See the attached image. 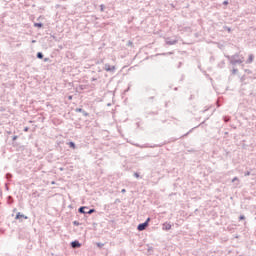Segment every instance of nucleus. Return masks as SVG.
Returning <instances> with one entry per match:
<instances>
[{
  "label": "nucleus",
  "instance_id": "nucleus-7",
  "mask_svg": "<svg viewBox=\"0 0 256 256\" xmlns=\"http://www.w3.org/2000/svg\"><path fill=\"white\" fill-rule=\"evenodd\" d=\"M29 219L27 216L21 214V212H18L15 219Z\"/></svg>",
  "mask_w": 256,
  "mask_h": 256
},
{
  "label": "nucleus",
  "instance_id": "nucleus-4",
  "mask_svg": "<svg viewBox=\"0 0 256 256\" xmlns=\"http://www.w3.org/2000/svg\"><path fill=\"white\" fill-rule=\"evenodd\" d=\"M81 247V244L79 243V240H75L71 242V248L72 249H79Z\"/></svg>",
  "mask_w": 256,
  "mask_h": 256
},
{
  "label": "nucleus",
  "instance_id": "nucleus-14",
  "mask_svg": "<svg viewBox=\"0 0 256 256\" xmlns=\"http://www.w3.org/2000/svg\"><path fill=\"white\" fill-rule=\"evenodd\" d=\"M76 113H83V109H81V108H76Z\"/></svg>",
  "mask_w": 256,
  "mask_h": 256
},
{
  "label": "nucleus",
  "instance_id": "nucleus-30",
  "mask_svg": "<svg viewBox=\"0 0 256 256\" xmlns=\"http://www.w3.org/2000/svg\"><path fill=\"white\" fill-rule=\"evenodd\" d=\"M92 81H97V79H95V78H92Z\"/></svg>",
  "mask_w": 256,
  "mask_h": 256
},
{
  "label": "nucleus",
  "instance_id": "nucleus-32",
  "mask_svg": "<svg viewBox=\"0 0 256 256\" xmlns=\"http://www.w3.org/2000/svg\"><path fill=\"white\" fill-rule=\"evenodd\" d=\"M188 133H189V132H186L185 136H187Z\"/></svg>",
  "mask_w": 256,
  "mask_h": 256
},
{
  "label": "nucleus",
  "instance_id": "nucleus-33",
  "mask_svg": "<svg viewBox=\"0 0 256 256\" xmlns=\"http://www.w3.org/2000/svg\"><path fill=\"white\" fill-rule=\"evenodd\" d=\"M32 43H35V40H33Z\"/></svg>",
  "mask_w": 256,
  "mask_h": 256
},
{
  "label": "nucleus",
  "instance_id": "nucleus-21",
  "mask_svg": "<svg viewBox=\"0 0 256 256\" xmlns=\"http://www.w3.org/2000/svg\"><path fill=\"white\" fill-rule=\"evenodd\" d=\"M128 45H129L130 47H133V42H132V41H128Z\"/></svg>",
  "mask_w": 256,
  "mask_h": 256
},
{
  "label": "nucleus",
  "instance_id": "nucleus-26",
  "mask_svg": "<svg viewBox=\"0 0 256 256\" xmlns=\"http://www.w3.org/2000/svg\"><path fill=\"white\" fill-rule=\"evenodd\" d=\"M126 191H127V190H125V189H122V190H121V193H126Z\"/></svg>",
  "mask_w": 256,
  "mask_h": 256
},
{
  "label": "nucleus",
  "instance_id": "nucleus-9",
  "mask_svg": "<svg viewBox=\"0 0 256 256\" xmlns=\"http://www.w3.org/2000/svg\"><path fill=\"white\" fill-rule=\"evenodd\" d=\"M253 59H254L253 54H250L248 60L246 61V63H253Z\"/></svg>",
  "mask_w": 256,
  "mask_h": 256
},
{
  "label": "nucleus",
  "instance_id": "nucleus-13",
  "mask_svg": "<svg viewBox=\"0 0 256 256\" xmlns=\"http://www.w3.org/2000/svg\"><path fill=\"white\" fill-rule=\"evenodd\" d=\"M91 213H95V209H90L89 211L86 212L87 215H91Z\"/></svg>",
  "mask_w": 256,
  "mask_h": 256
},
{
  "label": "nucleus",
  "instance_id": "nucleus-18",
  "mask_svg": "<svg viewBox=\"0 0 256 256\" xmlns=\"http://www.w3.org/2000/svg\"><path fill=\"white\" fill-rule=\"evenodd\" d=\"M237 73V68H234L233 70H232V75H235Z\"/></svg>",
  "mask_w": 256,
  "mask_h": 256
},
{
  "label": "nucleus",
  "instance_id": "nucleus-1",
  "mask_svg": "<svg viewBox=\"0 0 256 256\" xmlns=\"http://www.w3.org/2000/svg\"><path fill=\"white\" fill-rule=\"evenodd\" d=\"M237 57H239V54H235L231 57V61H230L231 65H237V64L243 63V60L237 59Z\"/></svg>",
  "mask_w": 256,
  "mask_h": 256
},
{
  "label": "nucleus",
  "instance_id": "nucleus-20",
  "mask_svg": "<svg viewBox=\"0 0 256 256\" xmlns=\"http://www.w3.org/2000/svg\"><path fill=\"white\" fill-rule=\"evenodd\" d=\"M243 219H245V216H244V215H241V216L239 217V220H240V221H243Z\"/></svg>",
  "mask_w": 256,
  "mask_h": 256
},
{
  "label": "nucleus",
  "instance_id": "nucleus-29",
  "mask_svg": "<svg viewBox=\"0 0 256 256\" xmlns=\"http://www.w3.org/2000/svg\"><path fill=\"white\" fill-rule=\"evenodd\" d=\"M8 135H11V131H7Z\"/></svg>",
  "mask_w": 256,
  "mask_h": 256
},
{
  "label": "nucleus",
  "instance_id": "nucleus-22",
  "mask_svg": "<svg viewBox=\"0 0 256 256\" xmlns=\"http://www.w3.org/2000/svg\"><path fill=\"white\" fill-rule=\"evenodd\" d=\"M223 5H229V1L225 0V1L223 2Z\"/></svg>",
  "mask_w": 256,
  "mask_h": 256
},
{
  "label": "nucleus",
  "instance_id": "nucleus-2",
  "mask_svg": "<svg viewBox=\"0 0 256 256\" xmlns=\"http://www.w3.org/2000/svg\"><path fill=\"white\" fill-rule=\"evenodd\" d=\"M149 221H151V218H147L144 223L139 224L137 227L138 231H145V229H147V225H149Z\"/></svg>",
  "mask_w": 256,
  "mask_h": 256
},
{
  "label": "nucleus",
  "instance_id": "nucleus-23",
  "mask_svg": "<svg viewBox=\"0 0 256 256\" xmlns=\"http://www.w3.org/2000/svg\"><path fill=\"white\" fill-rule=\"evenodd\" d=\"M18 136H13L12 141H16Z\"/></svg>",
  "mask_w": 256,
  "mask_h": 256
},
{
  "label": "nucleus",
  "instance_id": "nucleus-16",
  "mask_svg": "<svg viewBox=\"0 0 256 256\" xmlns=\"http://www.w3.org/2000/svg\"><path fill=\"white\" fill-rule=\"evenodd\" d=\"M235 181H238V183H239V178H238V177H234V178L232 179V183H235Z\"/></svg>",
  "mask_w": 256,
  "mask_h": 256
},
{
  "label": "nucleus",
  "instance_id": "nucleus-25",
  "mask_svg": "<svg viewBox=\"0 0 256 256\" xmlns=\"http://www.w3.org/2000/svg\"><path fill=\"white\" fill-rule=\"evenodd\" d=\"M24 131L25 132L29 131V128L28 127L24 128Z\"/></svg>",
  "mask_w": 256,
  "mask_h": 256
},
{
  "label": "nucleus",
  "instance_id": "nucleus-31",
  "mask_svg": "<svg viewBox=\"0 0 256 256\" xmlns=\"http://www.w3.org/2000/svg\"><path fill=\"white\" fill-rule=\"evenodd\" d=\"M228 31H231V28H228Z\"/></svg>",
  "mask_w": 256,
  "mask_h": 256
},
{
  "label": "nucleus",
  "instance_id": "nucleus-10",
  "mask_svg": "<svg viewBox=\"0 0 256 256\" xmlns=\"http://www.w3.org/2000/svg\"><path fill=\"white\" fill-rule=\"evenodd\" d=\"M37 58H38V59H43V53L38 52V53H37Z\"/></svg>",
  "mask_w": 256,
  "mask_h": 256
},
{
  "label": "nucleus",
  "instance_id": "nucleus-27",
  "mask_svg": "<svg viewBox=\"0 0 256 256\" xmlns=\"http://www.w3.org/2000/svg\"><path fill=\"white\" fill-rule=\"evenodd\" d=\"M73 223H74V225H79V222H77V221H74Z\"/></svg>",
  "mask_w": 256,
  "mask_h": 256
},
{
  "label": "nucleus",
  "instance_id": "nucleus-17",
  "mask_svg": "<svg viewBox=\"0 0 256 256\" xmlns=\"http://www.w3.org/2000/svg\"><path fill=\"white\" fill-rule=\"evenodd\" d=\"M84 117H89V113L85 112L84 110L82 111Z\"/></svg>",
  "mask_w": 256,
  "mask_h": 256
},
{
  "label": "nucleus",
  "instance_id": "nucleus-19",
  "mask_svg": "<svg viewBox=\"0 0 256 256\" xmlns=\"http://www.w3.org/2000/svg\"><path fill=\"white\" fill-rule=\"evenodd\" d=\"M134 177H136V179H139V173L135 172Z\"/></svg>",
  "mask_w": 256,
  "mask_h": 256
},
{
  "label": "nucleus",
  "instance_id": "nucleus-24",
  "mask_svg": "<svg viewBox=\"0 0 256 256\" xmlns=\"http://www.w3.org/2000/svg\"><path fill=\"white\" fill-rule=\"evenodd\" d=\"M69 101L73 99V96H68Z\"/></svg>",
  "mask_w": 256,
  "mask_h": 256
},
{
  "label": "nucleus",
  "instance_id": "nucleus-12",
  "mask_svg": "<svg viewBox=\"0 0 256 256\" xmlns=\"http://www.w3.org/2000/svg\"><path fill=\"white\" fill-rule=\"evenodd\" d=\"M34 27H43V23L39 22V23H35Z\"/></svg>",
  "mask_w": 256,
  "mask_h": 256
},
{
  "label": "nucleus",
  "instance_id": "nucleus-15",
  "mask_svg": "<svg viewBox=\"0 0 256 256\" xmlns=\"http://www.w3.org/2000/svg\"><path fill=\"white\" fill-rule=\"evenodd\" d=\"M244 175H245V177H249V175H251V172H250V171H246V172L244 173Z\"/></svg>",
  "mask_w": 256,
  "mask_h": 256
},
{
  "label": "nucleus",
  "instance_id": "nucleus-3",
  "mask_svg": "<svg viewBox=\"0 0 256 256\" xmlns=\"http://www.w3.org/2000/svg\"><path fill=\"white\" fill-rule=\"evenodd\" d=\"M165 43L166 45H177L178 40L177 39L171 40V38H165Z\"/></svg>",
  "mask_w": 256,
  "mask_h": 256
},
{
  "label": "nucleus",
  "instance_id": "nucleus-11",
  "mask_svg": "<svg viewBox=\"0 0 256 256\" xmlns=\"http://www.w3.org/2000/svg\"><path fill=\"white\" fill-rule=\"evenodd\" d=\"M69 147H71L72 149H75V142H69Z\"/></svg>",
  "mask_w": 256,
  "mask_h": 256
},
{
  "label": "nucleus",
  "instance_id": "nucleus-6",
  "mask_svg": "<svg viewBox=\"0 0 256 256\" xmlns=\"http://www.w3.org/2000/svg\"><path fill=\"white\" fill-rule=\"evenodd\" d=\"M163 231H170L171 229V223L165 222L162 227Z\"/></svg>",
  "mask_w": 256,
  "mask_h": 256
},
{
  "label": "nucleus",
  "instance_id": "nucleus-5",
  "mask_svg": "<svg viewBox=\"0 0 256 256\" xmlns=\"http://www.w3.org/2000/svg\"><path fill=\"white\" fill-rule=\"evenodd\" d=\"M104 69L107 72H113V71H115V66H111L109 64H105V68Z\"/></svg>",
  "mask_w": 256,
  "mask_h": 256
},
{
  "label": "nucleus",
  "instance_id": "nucleus-8",
  "mask_svg": "<svg viewBox=\"0 0 256 256\" xmlns=\"http://www.w3.org/2000/svg\"><path fill=\"white\" fill-rule=\"evenodd\" d=\"M85 209H87V207L82 206V207H80V208L78 209V212L85 215V214H87V212L85 211Z\"/></svg>",
  "mask_w": 256,
  "mask_h": 256
},
{
  "label": "nucleus",
  "instance_id": "nucleus-28",
  "mask_svg": "<svg viewBox=\"0 0 256 256\" xmlns=\"http://www.w3.org/2000/svg\"><path fill=\"white\" fill-rule=\"evenodd\" d=\"M44 61L47 63V61H49V58H45Z\"/></svg>",
  "mask_w": 256,
  "mask_h": 256
}]
</instances>
